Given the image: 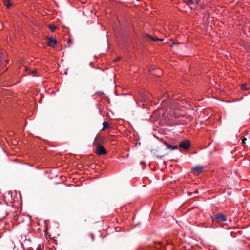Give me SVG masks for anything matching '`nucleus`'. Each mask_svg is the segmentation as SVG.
Segmentation results:
<instances>
[{
    "label": "nucleus",
    "instance_id": "f257e3e1",
    "mask_svg": "<svg viewBox=\"0 0 250 250\" xmlns=\"http://www.w3.org/2000/svg\"><path fill=\"white\" fill-rule=\"evenodd\" d=\"M212 220L213 222H225L227 220V217L226 215L222 213H218L214 215L211 217Z\"/></svg>",
    "mask_w": 250,
    "mask_h": 250
},
{
    "label": "nucleus",
    "instance_id": "f03ea898",
    "mask_svg": "<svg viewBox=\"0 0 250 250\" xmlns=\"http://www.w3.org/2000/svg\"><path fill=\"white\" fill-rule=\"evenodd\" d=\"M95 152L99 155H104L107 153L105 148L99 144L96 146Z\"/></svg>",
    "mask_w": 250,
    "mask_h": 250
},
{
    "label": "nucleus",
    "instance_id": "7ed1b4c3",
    "mask_svg": "<svg viewBox=\"0 0 250 250\" xmlns=\"http://www.w3.org/2000/svg\"><path fill=\"white\" fill-rule=\"evenodd\" d=\"M205 167L203 166H196L193 167L191 169L192 173L195 175H199L203 171Z\"/></svg>",
    "mask_w": 250,
    "mask_h": 250
},
{
    "label": "nucleus",
    "instance_id": "20e7f679",
    "mask_svg": "<svg viewBox=\"0 0 250 250\" xmlns=\"http://www.w3.org/2000/svg\"><path fill=\"white\" fill-rule=\"evenodd\" d=\"M190 143L188 140H185L179 144V147L184 149H188L190 147Z\"/></svg>",
    "mask_w": 250,
    "mask_h": 250
},
{
    "label": "nucleus",
    "instance_id": "39448f33",
    "mask_svg": "<svg viewBox=\"0 0 250 250\" xmlns=\"http://www.w3.org/2000/svg\"><path fill=\"white\" fill-rule=\"evenodd\" d=\"M140 94L142 100L145 102H149L152 100L151 95L147 94L146 93H141Z\"/></svg>",
    "mask_w": 250,
    "mask_h": 250
},
{
    "label": "nucleus",
    "instance_id": "423d86ee",
    "mask_svg": "<svg viewBox=\"0 0 250 250\" xmlns=\"http://www.w3.org/2000/svg\"><path fill=\"white\" fill-rule=\"evenodd\" d=\"M57 41L56 39H54L52 37L47 38V45L49 46L54 47L57 44Z\"/></svg>",
    "mask_w": 250,
    "mask_h": 250
},
{
    "label": "nucleus",
    "instance_id": "0eeeda50",
    "mask_svg": "<svg viewBox=\"0 0 250 250\" xmlns=\"http://www.w3.org/2000/svg\"><path fill=\"white\" fill-rule=\"evenodd\" d=\"M146 37L148 39H149L150 40H152V41H163V39H160V38H158L157 37H152L150 35L148 34H146Z\"/></svg>",
    "mask_w": 250,
    "mask_h": 250
},
{
    "label": "nucleus",
    "instance_id": "6e6552de",
    "mask_svg": "<svg viewBox=\"0 0 250 250\" xmlns=\"http://www.w3.org/2000/svg\"><path fill=\"white\" fill-rule=\"evenodd\" d=\"M25 71L27 72H28L29 74H30L31 75H32L33 76H35V74L37 72V70L36 69L31 70L30 69H29L28 68H26L25 69Z\"/></svg>",
    "mask_w": 250,
    "mask_h": 250
},
{
    "label": "nucleus",
    "instance_id": "1a4fd4ad",
    "mask_svg": "<svg viewBox=\"0 0 250 250\" xmlns=\"http://www.w3.org/2000/svg\"><path fill=\"white\" fill-rule=\"evenodd\" d=\"M165 145L167 146V148L168 149H171V150H174L175 149H177L178 146L176 145L175 146H171L169 144H167V143L165 142Z\"/></svg>",
    "mask_w": 250,
    "mask_h": 250
},
{
    "label": "nucleus",
    "instance_id": "9d476101",
    "mask_svg": "<svg viewBox=\"0 0 250 250\" xmlns=\"http://www.w3.org/2000/svg\"><path fill=\"white\" fill-rule=\"evenodd\" d=\"M103 127L101 130H105L106 128H107L108 127L109 124L107 122H104L103 123Z\"/></svg>",
    "mask_w": 250,
    "mask_h": 250
},
{
    "label": "nucleus",
    "instance_id": "9b49d317",
    "mask_svg": "<svg viewBox=\"0 0 250 250\" xmlns=\"http://www.w3.org/2000/svg\"><path fill=\"white\" fill-rule=\"evenodd\" d=\"M199 0H189L188 1V4L191 5H196L198 3Z\"/></svg>",
    "mask_w": 250,
    "mask_h": 250
},
{
    "label": "nucleus",
    "instance_id": "f8f14e48",
    "mask_svg": "<svg viewBox=\"0 0 250 250\" xmlns=\"http://www.w3.org/2000/svg\"><path fill=\"white\" fill-rule=\"evenodd\" d=\"M138 250H152V248L150 246H148L146 247H141Z\"/></svg>",
    "mask_w": 250,
    "mask_h": 250
},
{
    "label": "nucleus",
    "instance_id": "ddd939ff",
    "mask_svg": "<svg viewBox=\"0 0 250 250\" xmlns=\"http://www.w3.org/2000/svg\"><path fill=\"white\" fill-rule=\"evenodd\" d=\"M2 1L7 8H9L11 6V4L9 1V0H2Z\"/></svg>",
    "mask_w": 250,
    "mask_h": 250
},
{
    "label": "nucleus",
    "instance_id": "4468645a",
    "mask_svg": "<svg viewBox=\"0 0 250 250\" xmlns=\"http://www.w3.org/2000/svg\"><path fill=\"white\" fill-rule=\"evenodd\" d=\"M48 27L51 32H54L57 28L56 26L52 24H49Z\"/></svg>",
    "mask_w": 250,
    "mask_h": 250
},
{
    "label": "nucleus",
    "instance_id": "2eb2a0df",
    "mask_svg": "<svg viewBox=\"0 0 250 250\" xmlns=\"http://www.w3.org/2000/svg\"><path fill=\"white\" fill-rule=\"evenodd\" d=\"M241 88L243 90H246L248 88L247 87V84H243L241 86Z\"/></svg>",
    "mask_w": 250,
    "mask_h": 250
},
{
    "label": "nucleus",
    "instance_id": "dca6fc26",
    "mask_svg": "<svg viewBox=\"0 0 250 250\" xmlns=\"http://www.w3.org/2000/svg\"><path fill=\"white\" fill-rule=\"evenodd\" d=\"M156 248H159V247H161V244L159 242H155Z\"/></svg>",
    "mask_w": 250,
    "mask_h": 250
},
{
    "label": "nucleus",
    "instance_id": "f3484780",
    "mask_svg": "<svg viewBox=\"0 0 250 250\" xmlns=\"http://www.w3.org/2000/svg\"><path fill=\"white\" fill-rule=\"evenodd\" d=\"M246 140H247V139L246 138H244L242 140V143L245 144L246 143Z\"/></svg>",
    "mask_w": 250,
    "mask_h": 250
},
{
    "label": "nucleus",
    "instance_id": "a211bd4d",
    "mask_svg": "<svg viewBox=\"0 0 250 250\" xmlns=\"http://www.w3.org/2000/svg\"><path fill=\"white\" fill-rule=\"evenodd\" d=\"M72 42V41L71 39H69L68 41V43H71Z\"/></svg>",
    "mask_w": 250,
    "mask_h": 250
},
{
    "label": "nucleus",
    "instance_id": "6ab92c4d",
    "mask_svg": "<svg viewBox=\"0 0 250 250\" xmlns=\"http://www.w3.org/2000/svg\"><path fill=\"white\" fill-rule=\"evenodd\" d=\"M165 155V154H164V155H160L159 156H160V158H161V157H164Z\"/></svg>",
    "mask_w": 250,
    "mask_h": 250
},
{
    "label": "nucleus",
    "instance_id": "aec40b11",
    "mask_svg": "<svg viewBox=\"0 0 250 250\" xmlns=\"http://www.w3.org/2000/svg\"><path fill=\"white\" fill-rule=\"evenodd\" d=\"M120 59V58H118L116 59V61H118V60H119Z\"/></svg>",
    "mask_w": 250,
    "mask_h": 250
},
{
    "label": "nucleus",
    "instance_id": "412c9836",
    "mask_svg": "<svg viewBox=\"0 0 250 250\" xmlns=\"http://www.w3.org/2000/svg\"><path fill=\"white\" fill-rule=\"evenodd\" d=\"M141 163H142V164H144V163H145V162H143V161L141 162Z\"/></svg>",
    "mask_w": 250,
    "mask_h": 250
}]
</instances>
